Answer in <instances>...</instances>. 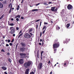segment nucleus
Wrapping results in <instances>:
<instances>
[{"mask_svg": "<svg viewBox=\"0 0 74 74\" xmlns=\"http://www.w3.org/2000/svg\"><path fill=\"white\" fill-rule=\"evenodd\" d=\"M38 51L37 54V56H39V53H38Z\"/></svg>", "mask_w": 74, "mask_h": 74, "instance_id": "47", "label": "nucleus"}, {"mask_svg": "<svg viewBox=\"0 0 74 74\" xmlns=\"http://www.w3.org/2000/svg\"><path fill=\"white\" fill-rule=\"evenodd\" d=\"M11 10H12V9H10V10H9V13H10L11 12Z\"/></svg>", "mask_w": 74, "mask_h": 74, "instance_id": "39", "label": "nucleus"}, {"mask_svg": "<svg viewBox=\"0 0 74 74\" xmlns=\"http://www.w3.org/2000/svg\"><path fill=\"white\" fill-rule=\"evenodd\" d=\"M41 23H42V22L41 21L40 23V26H41Z\"/></svg>", "mask_w": 74, "mask_h": 74, "instance_id": "52", "label": "nucleus"}, {"mask_svg": "<svg viewBox=\"0 0 74 74\" xmlns=\"http://www.w3.org/2000/svg\"><path fill=\"white\" fill-rule=\"evenodd\" d=\"M41 35H42V33L41 32H40V36H41Z\"/></svg>", "mask_w": 74, "mask_h": 74, "instance_id": "60", "label": "nucleus"}, {"mask_svg": "<svg viewBox=\"0 0 74 74\" xmlns=\"http://www.w3.org/2000/svg\"><path fill=\"white\" fill-rule=\"evenodd\" d=\"M60 29V27H59V26L58 25H57L56 26V29H57V30H59Z\"/></svg>", "mask_w": 74, "mask_h": 74, "instance_id": "21", "label": "nucleus"}, {"mask_svg": "<svg viewBox=\"0 0 74 74\" xmlns=\"http://www.w3.org/2000/svg\"><path fill=\"white\" fill-rule=\"evenodd\" d=\"M18 62L20 64H23L24 62L23 60V59H20L18 60Z\"/></svg>", "mask_w": 74, "mask_h": 74, "instance_id": "14", "label": "nucleus"}, {"mask_svg": "<svg viewBox=\"0 0 74 74\" xmlns=\"http://www.w3.org/2000/svg\"><path fill=\"white\" fill-rule=\"evenodd\" d=\"M44 25H48V23L45 22L44 23Z\"/></svg>", "mask_w": 74, "mask_h": 74, "instance_id": "44", "label": "nucleus"}, {"mask_svg": "<svg viewBox=\"0 0 74 74\" xmlns=\"http://www.w3.org/2000/svg\"><path fill=\"white\" fill-rule=\"evenodd\" d=\"M8 61L10 63H11L12 62V60H11V59L10 58H9L8 59Z\"/></svg>", "mask_w": 74, "mask_h": 74, "instance_id": "27", "label": "nucleus"}, {"mask_svg": "<svg viewBox=\"0 0 74 74\" xmlns=\"http://www.w3.org/2000/svg\"><path fill=\"white\" fill-rule=\"evenodd\" d=\"M48 64H49L50 63H51V61H50V60H49V61L47 62Z\"/></svg>", "mask_w": 74, "mask_h": 74, "instance_id": "38", "label": "nucleus"}, {"mask_svg": "<svg viewBox=\"0 0 74 74\" xmlns=\"http://www.w3.org/2000/svg\"><path fill=\"white\" fill-rule=\"evenodd\" d=\"M20 44L23 47H26V44L25 42H21L20 43Z\"/></svg>", "mask_w": 74, "mask_h": 74, "instance_id": "9", "label": "nucleus"}, {"mask_svg": "<svg viewBox=\"0 0 74 74\" xmlns=\"http://www.w3.org/2000/svg\"><path fill=\"white\" fill-rule=\"evenodd\" d=\"M20 55L21 56V58L22 59H23L26 58L25 56H26V53H20Z\"/></svg>", "mask_w": 74, "mask_h": 74, "instance_id": "3", "label": "nucleus"}, {"mask_svg": "<svg viewBox=\"0 0 74 74\" xmlns=\"http://www.w3.org/2000/svg\"><path fill=\"white\" fill-rule=\"evenodd\" d=\"M46 28V29H47V28L46 27V25H44L43 26V28L42 29V30L43 31H44V29H45Z\"/></svg>", "mask_w": 74, "mask_h": 74, "instance_id": "24", "label": "nucleus"}, {"mask_svg": "<svg viewBox=\"0 0 74 74\" xmlns=\"http://www.w3.org/2000/svg\"><path fill=\"white\" fill-rule=\"evenodd\" d=\"M18 44H17L16 45V48H17V47L18 46Z\"/></svg>", "mask_w": 74, "mask_h": 74, "instance_id": "57", "label": "nucleus"}, {"mask_svg": "<svg viewBox=\"0 0 74 74\" xmlns=\"http://www.w3.org/2000/svg\"><path fill=\"white\" fill-rule=\"evenodd\" d=\"M54 42L55 44H53V45L56 44V45H58L59 44V47L60 45V44H59V42H58V39H56L54 40Z\"/></svg>", "mask_w": 74, "mask_h": 74, "instance_id": "5", "label": "nucleus"}, {"mask_svg": "<svg viewBox=\"0 0 74 74\" xmlns=\"http://www.w3.org/2000/svg\"><path fill=\"white\" fill-rule=\"evenodd\" d=\"M50 74H52V72L51 71L50 73Z\"/></svg>", "mask_w": 74, "mask_h": 74, "instance_id": "61", "label": "nucleus"}, {"mask_svg": "<svg viewBox=\"0 0 74 74\" xmlns=\"http://www.w3.org/2000/svg\"><path fill=\"white\" fill-rule=\"evenodd\" d=\"M12 5H11V8H10V9H12Z\"/></svg>", "mask_w": 74, "mask_h": 74, "instance_id": "58", "label": "nucleus"}, {"mask_svg": "<svg viewBox=\"0 0 74 74\" xmlns=\"http://www.w3.org/2000/svg\"><path fill=\"white\" fill-rule=\"evenodd\" d=\"M13 28H14V27H10V30H12V29H13Z\"/></svg>", "mask_w": 74, "mask_h": 74, "instance_id": "32", "label": "nucleus"}, {"mask_svg": "<svg viewBox=\"0 0 74 74\" xmlns=\"http://www.w3.org/2000/svg\"><path fill=\"white\" fill-rule=\"evenodd\" d=\"M51 10L52 11H55V7H52L51 8Z\"/></svg>", "mask_w": 74, "mask_h": 74, "instance_id": "18", "label": "nucleus"}, {"mask_svg": "<svg viewBox=\"0 0 74 74\" xmlns=\"http://www.w3.org/2000/svg\"><path fill=\"white\" fill-rule=\"evenodd\" d=\"M11 20L12 21H14V18H11Z\"/></svg>", "mask_w": 74, "mask_h": 74, "instance_id": "62", "label": "nucleus"}, {"mask_svg": "<svg viewBox=\"0 0 74 74\" xmlns=\"http://www.w3.org/2000/svg\"><path fill=\"white\" fill-rule=\"evenodd\" d=\"M58 67H60V64H59L58 65Z\"/></svg>", "mask_w": 74, "mask_h": 74, "instance_id": "64", "label": "nucleus"}, {"mask_svg": "<svg viewBox=\"0 0 74 74\" xmlns=\"http://www.w3.org/2000/svg\"><path fill=\"white\" fill-rule=\"evenodd\" d=\"M52 4V2H49V4Z\"/></svg>", "mask_w": 74, "mask_h": 74, "instance_id": "54", "label": "nucleus"}, {"mask_svg": "<svg viewBox=\"0 0 74 74\" xmlns=\"http://www.w3.org/2000/svg\"><path fill=\"white\" fill-rule=\"evenodd\" d=\"M3 3H2L0 2V8H3Z\"/></svg>", "mask_w": 74, "mask_h": 74, "instance_id": "19", "label": "nucleus"}, {"mask_svg": "<svg viewBox=\"0 0 74 74\" xmlns=\"http://www.w3.org/2000/svg\"><path fill=\"white\" fill-rule=\"evenodd\" d=\"M40 3H39L38 4H36L35 5H36V6H37V5H40Z\"/></svg>", "mask_w": 74, "mask_h": 74, "instance_id": "40", "label": "nucleus"}, {"mask_svg": "<svg viewBox=\"0 0 74 74\" xmlns=\"http://www.w3.org/2000/svg\"><path fill=\"white\" fill-rule=\"evenodd\" d=\"M44 45V39H43L42 41V46H43Z\"/></svg>", "mask_w": 74, "mask_h": 74, "instance_id": "31", "label": "nucleus"}, {"mask_svg": "<svg viewBox=\"0 0 74 74\" xmlns=\"http://www.w3.org/2000/svg\"><path fill=\"white\" fill-rule=\"evenodd\" d=\"M32 11L33 12V11H38V9H33L32 10Z\"/></svg>", "mask_w": 74, "mask_h": 74, "instance_id": "23", "label": "nucleus"}, {"mask_svg": "<svg viewBox=\"0 0 74 74\" xmlns=\"http://www.w3.org/2000/svg\"><path fill=\"white\" fill-rule=\"evenodd\" d=\"M70 26V24H67L66 25V27H67V28L69 27V26Z\"/></svg>", "mask_w": 74, "mask_h": 74, "instance_id": "25", "label": "nucleus"}, {"mask_svg": "<svg viewBox=\"0 0 74 74\" xmlns=\"http://www.w3.org/2000/svg\"><path fill=\"white\" fill-rule=\"evenodd\" d=\"M16 20L17 21H19V18H17L16 19Z\"/></svg>", "mask_w": 74, "mask_h": 74, "instance_id": "45", "label": "nucleus"}, {"mask_svg": "<svg viewBox=\"0 0 74 74\" xmlns=\"http://www.w3.org/2000/svg\"><path fill=\"white\" fill-rule=\"evenodd\" d=\"M17 18H20V17H21V16H20V15H17Z\"/></svg>", "mask_w": 74, "mask_h": 74, "instance_id": "37", "label": "nucleus"}, {"mask_svg": "<svg viewBox=\"0 0 74 74\" xmlns=\"http://www.w3.org/2000/svg\"><path fill=\"white\" fill-rule=\"evenodd\" d=\"M39 45H41V43H39Z\"/></svg>", "mask_w": 74, "mask_h": 74, "instance_id": "59", "label": "nucleus"}, {"mask_svg": "<svg viewBox=\"0 0 74 74\" xmlns=\"http://www.w3.org/2000/svg\"><path fill=\"white\" fill-rule=\"evenodd\" d=\"M69 61L67 60L65 61L64 62V64L63 66L64 67H67V66H66V64H69Z\"/></svg>", "mask_w": 74, "mask_h": 74, "instance_id": "11", "label": "nucleus"}, {"mask_svg": "<svg viewBox=\"0 0 74 74\" xmlns=\"http://www.w3.org/2000/svg\"><path fill=\"white\" fill-rule=\"evenodd\" d=\"M24 37L26 38H30L31 37V36H30V35L29 34L27 33L25 34Z\"/></svg>", "mask_w": 74, "mask_h": 74, "instance_id": "4", "label": "nucleus"}, {"mask_svg": "<svg viewBox=\"0 0 74 74\" xmlns=\"http://www.w3.org/2000/svg\"><path fill=\"white\" fill-rule=\"evenodd\" d=\"M7 55H8V56H10V53H9V52L8 53H7Z\"/></svg>", "mask_w": 74, "mask_h": 74, "instance_id": "48", "label": "nucleus"}, {"mask_svg": "<svg viewBox=\"0 0 74 74\" xmlns=\"http://www.w3.org/2000/svg\"><path fill=\"white\" fill-rule=\"evenodd\" d=\"M1 52H5V51H4V50L3 49H2L1 50Z\"/></svg>", "mask_w": 74, "mask_h": 74, "instance_id": "36", "label": "nucleus"}, {"mask_svg": "<svg viewBox=\"0 0 74 74\" xmlns=\"http://www.w3.org/2000/svg\"><path fill=\"white\" fill-rule=\"evenodd\" d=\"M59 45L58 44V45H56V44L55 45H53V48L54 49V53H56V51L57 50V49L56 48H58L59 47Z\"/></svg>", "mask_w": 74, "mask_h": 74, "instance_id": "2", "label": "nucleus"}, {"mask_svg": "<svg viewBox=\"0 0 74 74\" xmlns=\"http://www.w3.org/2000/svg\"><path fill=\"white\" fill-rule=\"evenodd\" d=\"M26 50V48L25 47H20V50L21 52H25Z\"/></svg>", "mask_w": 74, "mask_h": 74, "instance_id": "6", "label": "nucleus"}, {"mask_svg": "<svg viewBox=\"0 0 74 74\" xmlns=\"http://www.w3.org/2000/svg\"><path fill=\"white\" fill-rule=\"evenodd\" d=\"M42 63H40L38 65V68L39 70H41L42 69Z\"/></svg>", "mask_w": 74, "mask_h": 74, "instance_id": "7", "label": "nucleus"}, {"mask_svg": "<svg viewBox=\"0 0 74 74\" xmlns=\"http://www.w3.org/2000/svg\"><path fill=\"white\" fill-rule=\"evenodd\" d=\"M57 9H58V8H56L55 9V11H56V12H57Z\"/></svg>", "mask_w": 74, "mask_h": 74, "instance_id": "56", "label": "nucleus"}, {"mask_svg": "<svg viewBox=\"0 0 74 74\" xmlns=\"http://www.w3.org/2000/svg\"><path fill=\"white\" fill-rule=\"evenodd\" d=\"M29 69H26L25 73V74H29Z\"/></svg>", "mask_w": 74, "mask_h": 74, "instance_id": "16", "label": "nucleus"}, {"mask_svg": "<svg viewBox=\"0 0 74 74\" xmlns=\"http://www.w3.org/2000/svg\"><path fill=\"white\" fill-rule=\"evenodd\" d=\"M13 37H15V34H13Z\"/></svg>", "mask_w": 74, "mask_h": 74, "instance_id": "55", "label": "nucleus"}, {"mask_svg": "<svg viewBox=\"0 0 74 74\" xmlns=\"http://www.w3.org/2000/svg\"><path fill=\"white\" fill-rule=\"evenodd\" d=\"M32 62L31 61H28L24 64V67L27 69H28L30 67V66L32 64Z\"/></svg>", "mask_w": 74, "mask_h": 74, "instance_id": "1", "label": "nucleus"}, {"mask_svg": "<svg viewBox=\"0 0 74 74\" xmlns=\"http://www.w3.org/2000/svg\"><path fill=\"white\" fill-rule=\"evenodd\" d=\"M9 45L10 46H12V44L11 43H9Z\"/></svg>", "mask_w": 74, "mask_h": 74, "instance_id": "43", "label": "nucleus"}, {"mask_svg": "<svg viewBox=\"0 0 74 74\" xmlns=\"http://www.w3.org/2000/svg\"><path fill=\"white\" fill-rule=\"evenodd\" d=\"M15 28H13L12 29L11 31V34H14V33H15Z\"/></svg>", "mask_w": 74, "mask_h": 74, "instance_id": "15", "label": "nucleus"}, {"mask_svg": "<svg viewBox=\"0 0 74 74\" xmlns=\"http://www.w3.org/2000/svg\"><path fill=\"white\" fill-rule=\"evenodd\" d=\"M11 40H8V42H10Z\"/></svg>", "mask_w": 74, "mask_h": 74, "instance_id": "49", "label": "nucleus"}, {"mask_svg": "<svg viewBox=\"0 0 74 74\" xmlns=\"http://www.w3.org/2000/svg\"><path fill=\"white\" fill-rule=\"evenodd\" d=\"M4 74H8V73H7V72L6 71H5L4 72Z\"/></svg>", "mask_w": 74, "mask_h": 74, "instance_id": "53", "label": "nucleus"}, {"mask_svg": "<svg viewBox=\"0 0 74 74\" xmlns=\"http://www.w3.org/2000/svg\"><path fill=\"white\" fill-rule=\"evenodd\" d=\"M19 8H20V7H19V5H18L17 6V7L16 8V10H19Z\"/></svg>", "mask_w": 74, "mask_h": 74, "instance_id": "26", "label": "nucleus"}, {"mask_svg": "<svg viewBox=\"0 0 74 74\" xmlns=\"http://www.w3.org/2000/svg\"><path fill=\"white\" fill-rule=\"evenodd\" d=\"M40 21V20H38L36 21H35V22H38V21Z\"/></svg>", "mask_w": 74, "mask_h": 74, "instance_id": "41", "label": "nucleus"}, {"mask_svg": "<svg viewBox=\"0 0 74 74\" xmlns=\"http://www.w3.org/2000/svg\"><path fill=\"white\" fill-rule=\"evenodd\" d=\"M45 30H46V28H45V29L42 32V34H44V33H45Z\"/></svg>", "mask_w": 74, "mask_h": 74, "instance_id": "29", "label": "nucleus"}, {"mask_svg": "<svg viewBox=\"0 0 74 74\" xmlns=\"http://www.w3.org/2000/svg\"><path fill=\"white\" fill-rule=\"evenodd\" d=\"M51 23H53V21H51Z\"/></svg>", "mask_w": 74, "mask_h": 74, "instance_id": "63", "label": "nucleus"}, {"mask_svg": "<svg viewBox=\"0 0 74 74\" xmlns=\"http://www.w3.org/2000/svg\"><path fill=\"white\" fill-rule=\"evenodd\" d=\"M68 10H72L73 9V6L70 4H69L67 6Z\"/></svg>", "mask_w": 74, "mask_h": 74, "instance_id": "8", "label": "nucleus"}, {"mask_svg": "<svg viewBox=\"0 0 74 74\" xmlns=\"http://www.w3.org/2000/svg\"><path fill=\"white\" fill-rule=\"evenodd\" d=\"M29 74H34V73L33 71H32V72H31Z\"/></svg>", "mask_w": 74, "mask_h": 74, "instance_id": "34", "label": "nucleus"}, {"mask_svg": "<svg viewBox=\"0 0 74 74\" xmlns=\"http://www.w3.org/2000/svg\"><path fill=\"white\" fill-rule=\"evenodd\" d=\"M32 30H33V28H29V29H28V31H29V34H31V36H32L34 35V34H32V33H30V32H32Z\"/></svg>", "mask_w": 74, "mask_h": 74, "instance_id": "12", "label": "nucleus"}, {"mask_svg": "<svg viewBox=\"0 0 74 74\" xmlns=\"http://www.w3.org/2000/svg\"><path fill=\"white\" fill-rule=\"evenodd\" d=\"M69 41H70V39H66L65 40L63 41V43L65 44V43H68Z\"/></svg>", "mask_w": 74, "mask_h": 74, "instance_id": "13", "label": "nucleus"}, {"mask_svg": "<svg viewBox=\"0 0 74 74\" xmlns=\"http://www.w3.org/2000/svg\"><path fill=\"white\" fill-rule=\"evenodd\" d=\"M43 4H44V5H48V4H47V3L46 2H45L43 3Z\"/></svg>", "mask_w": 74, "mask_h": 74, "instance_id": "30", "label": "nucleus"}, {"mask_svg": "<svg viewBox=\"0 0 74 74\" xmlns=\"http://www.w3.org/2000/svg\"><path fill=\"white\" fill-rule=\"evenodd\" d=\"M22 31L21 30L19 32V33L18 34V35L19 34H20V35L18 36V38H20V37H21V36H22L23 35V33H22Z\"/></svg>", "mask_w": 74, "mask_h": 74, "instance_id": "10", "label": "nucleus"}, {"mask_svg": "<svg viewBox=\"0 0 74 74\" xmlns=\"http://www.w3.org/2000/svg\"><path fill=\"white\" fill-rule=\"evenodd\" d=\"M14 23H11L10 24V26H14Z\"/></svg>", "mask_w": 74, "mask_h": 74, "instance_id": "35", "label": "nucleus"}, {"mask_svg": "<svg viewBox=\"0 0 74 74\" xmlns=\"http://www.w3.org/2000/svg\"><path fill=\"white\" fill-rule=\"evenodd\" d=\"M1 68L2 69L4 70H7V68L4 66H2Z\"/></svg>", "mask_w": 74, "mask_h": 74, "instance_id": "20", "label": "nucleus"}, {"mask_svg": "<svg viewBox=\"0 0 74 74\" xmlns=\"http://www.w3.org/2000/svg\"><path fill=\"white\" fill-rule=\"evenodd\" d=\"M21 18L22 19H24V17H23V16H21Z\"/></svg>", "mask_w": 74, "mask_h": 74, "instance_id": "51", "label": "nucleus"}, {"mask_svg": "<svg viewBox=\"0 0 74 74\" xmlns=\"http://www.w3.org/2000/svg\"><path fill=\"white\" fill-rule=\"evenodd\" d=\"M44 53V51H42L41 52V60H42V53Z\"/></svg>", "mask_w": 74, "mask_h": 74, "instance_id": "17", "label": "nucleus"}, {"mask_svg": "<svg viewBox=\"0 0 74 74\" xmlns=\"http://www.w3.org/2000/svg\"><path fill=\"white\" fill-rule=\"evenodd\" d=\"M6 47H8V46H9V45L8 44H6Z\"/></svg>", "mask_w": 74, "mask_h": 74, "instance_id": "50", "label": "nucleus"}, {"mask_svg": "<svg viewBox=\"0 0 74 74\" xmlns=\"http://www.w3.org/2000/svg\"><path fill=\"white\" fill-rule=\"evenodd\" d=\"M25 1V0H21V4H22L23 2Z\"/></svg>", "mask_w": 74, "mask_h": 74, "instance_id": "33", "label": "nucleus"}, {"mask_svg": "<svg viewBox=\"0 0 74 74\" xmlns=\"http://www.w3.org/2000/svg\"><path fill=\"white\" fill-rule=\"evenodd\" d=\"M16 30H19V28L18 27H16Z\"/></svg>", "mask_w": 74, "mask_h": 74, "instance_id": "46", "label": "nucleus"}, {"mask_svg": "<svg viewBox=\"0 0 74 74\" xmlns=\"http://www.w3.org/2000/svg\"><path fill=\"white\" fill-rule=\"evenodd\" d=\"M3 4H4V5H5V4H7V1H4L3 2Z\"/></svg>", "mask_w": 74, "mask_h": 74, "instance_id": "22", "label": "nucleus"}, {"mask_svg": "<svg viewBox=\"0 0 74 74\" xmlns=\"http://www.w3.org/2000/svg\"><path fill=\"white\" fill-rule=\"evenodd\" d=\"M14 41V39H12V41H11V42H13Z\"/></svg>", "mask_w": 74, "mask_h": 74, "instance_id": "42", "label": "nucleus"}, {"mask_svg": "<svg viewBox=\"0 0 74 74\" xmlns=\"http://www.w3.org/2000/svg\"><path fill=\"white\" fill-rule=\"evenodd\" d=\"M3 17H4V14L1 17H0V19H2V18H3Z\"/></svg>", "mask_w": 74, "mask_h": 74, "instance_id": "28", "label": "nucleus"}]
</instances>
